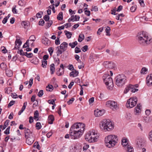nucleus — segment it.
<instances>
[{"label": "nucleus", "instance_id": "obj_1", "mask_svg": "<svg viewBox=\"0 0 152 152\" xmlns=\"http://www.w3.org/2000/svg\"><path fill=\"white\" fill-rule=\"evenodd\" d=\"M85 126V124L80 123L73 124L70 130V138L75 139L80 137L83 133Z\"/></svg>", "mask_w": 152, "mask_h": 152}, {"label": "nucleus", "instance_id": "obj_2", "mask_svg": "<svg viewBox=\"0 0 152 152\" xmlns=\"http://www.w3.org/2000/svg\"><path fill=\"white\" fill-rule=\"evenodd\" d=\"M137 39L140 43L142 45L146 46L152 42L151 37L145 32L142 31L138 33L137 35Z\"/></svg>", "mask_w": 152, "mask_h": 152}, {"label": "nucleus", "instance_id": "obj_3", "mask_svg": "<svg viewBox=\"0 0 152 152\" xmlns=\"http://www.w3.org/2000/svg\"><path fill=\"white\" fill-rule=\"evenodd\" d=\"M118 139L116 135L112 134L108 135L105 138V145L108 148H113L118 143Z\"/></svg>", "mask_w": 152, "mask_h": 152}, {"label": "nucleus", "instance_id": "obj_4", "mask_svg": "<svg viewBox=\"0 0 152 152\" xmlns=\"http://www.w3.org/2000/svg\"><path fill=\"white\" fill-rule=\"evenodd\" d=\"M101 129L105 132L110 131L114 128V126L109 120L106 119L102 120L99 124Z\"/></svg>", "mask_w": 152, "mask_h": 152}, {"label": "nucleus", "instance_id": "obj_5", "mask_svg": "<svg viewBox=\"0 0 152 152\" xmlns=\"http://www.w3.org/2000/svg\"><path fill=\"white\" fill-rule=\"evenodd\" d=\"M99 137L95 133L94 130H92L88 132L85 136V139L89 142H96Z\"/></svg>", "mask_w": 152, "mask_h": 152}, {"label": "nucleus", "instance_id": "obj_6", "mask_svg": "<svg viewBox=\"0 0 152 152\" xmlns=\"http://www.w3.org/2000/svg\"><path fill=\"white\" fill-rule=\"evenodd\" d=\"M103 79L107 88L112 90L113 87V79L110 76L107 74H105L103 76Z\"/></svg>", "mask_w": 152, "mask_h": 152}, {"label": "nucleus", "instance_id": "obj_7", "mask_svg": "<svg viewBox=\"0 0 152 152\" xmlns=\"http://www.w3.org/2000/svg\"><path fill=\"white\" fill-rule=\"evenodd\" d=\"M116 85L121 87L124 85L126 80V77L123 74L118 75L115 77Z\"/></svg>", "mask_w": 152, "mask_h": 152}, {"label": "nucleus", "instance_id": "obj_8", "mask_svg": "<svg viewBox=\"0 0 152 152\" xmlns=\"http://www.w3.org/2000/svg\"><path fill=\"white\" fill-rule=\"evenodd\" d=\"M137 97H133L129 99L127 101L126 106L128 108H132L134 107L137 104Z\"/></svg>", "mask_w": 152, "mask_h": 152}, {"label": "nucleus", "instance_id": "obj_9", "mask_svg": "<svg viewBox=\"0 0 152 152\" xmlns=\"http://www.w3.org/2000/svg\"><path fill=\"white\" fill-rule=\"evenodd\" d=\"M103 65L105 68L108 69H113L115 67V64L112 62L104 61Z\"/></svg>", "mask_w": 152, "mask_h": 152}, {"label": "nucleus", "instance_id": "obj_10", "mask_svg": "<svg viewBox=\"0 0 152 152\" xmlns=\"http://www.w3.org/2000/svg\"><path fill=\"white\" fill-rule=\"evenodd\" d=\"M106 106L111 108H116L117 107V104L113 101H109L106 102Z\"/></svg>", "mask_w": 152, "mask_h": 152}, {"label": "nucleus", "instance_id": "obj_11", "mask_svg": "<svg viewBox=\"0 0 152 152\" xmlns=\"http://www.w3.org/2000/svg\"><path fill=\"white\" fill-rule=\"evenodd\" d=\"M146 83L148 86L149 87L152 86V74H151L147 76Z\"/></svg>", "mask_w": 152, "mask_h": 152}, {"label": "nucleus", "instance_id": "obj_12", "mask_svg": "<svg viewBox=\"0 0 152 152\" xmlns=\"http://www.w3.org/2000/svg\"><path fill=\"white\" fill-rule=\"evenodd\" d=\"M104 110H100L98 109L95 110L94 111V115L96 117H99L105 113Z\"/></svg>", "mask_w": 152, "mask_h": 152}, {"label": "nucleus", "instance_id": "obj_13", "mask_svg": "<svg viewBox=\"0 0 152 152\" xmlns=\"http://www.w3.org/2000/svg\"><path fill=\"white\" fill-rule=\"evenodd\" d=\"M26 143L28 145L32 144L34 141V137L33 136L26 137Z\"/></svg>", "mask_w": 152, "mask_h": 152}, {"label": "nucleus", "instance_id": "obj_14", "mask_svg": "<svg viewBox=\"0 0 152 152\" xmlns=\"http://www.w3.org/2000/svg\"><path fill=\"white\" fill-rule=\"evenodd\" d=\"M24 133L25 134V137L33 136L32 132L30 131V129L28 128H24Z\"/></svg>", "mask_w": 152, "mask_h": 152}, {"label": "nucleus", "instance_id": "obj_15", "mask_svg": "<svg viewBox=\"0 0 152 152\" xmlns=\"http://www.w3.org/2000/svg\"><path fill=\"white\" fill-rule=\"evenodd\" d=\"M15 43V45L14 49H19V48L22 43L20 39H16Z\"/></svg>", "mask_w": 152, "mask_h": 152}, {"label": "nucleus", "instance_id": "obj_16", "mask_svg": "<svg viewBox=\"0 0 152 152\" xmlns=\"http://www.w3.org/2000/svg\"><path fill=\"white\" fill-rule=\"evenodd\" d=\"M42 42L43 44L47 46L49 45L50 43L49 39L45 37L42 38Z\"/></svg>", "mask_w": 152, "mask_h": 152}, {"label": "nucleus", "instance_id": "obj_17", "mask_svg": "<svg viewBox=\"0 0 152 152\" xmlns=\"http://www.w3.org/2000/svg\"><path fill=\"white\" fill-rule=\"evenodd\" d=\"M129 88L130 89V91L134 93L135 92L138 91V89L135 88V87H138V85L136 84L135 85H132L130 84L129 85Z\"/></svg>", "mask_w": 152, "mask_h": 152}, {"label": "nucleus", "instance_id": "obj_18", "mask_svg": "<svg viewBox=\"0 0 152 152\" xmlns=\"http://www.w3.org/2000/svg\"><path fill=\"white\" fill-rule=\"evenodd\" d=\"M67 46L68 44L66 42H64L60 45V49L63 50L64 51H65Z\"/></svg>", "mask_w": 152, "mask_h": 152}, {"label": "nucleus", "instance_id": "obj_19", "mask_svg": "<svg viewBox=\"0 0 152 152\" xmlns=\"http://www.w3.org/2000/svg\"><path fill=\"white\" fill-rule=\"evenodd\" d=\"M78 72L75 69H74L69 74L70 76H72L73 77H76L78 74Z\"/></svg>", "mask_w": 152, "mask_h": 152}, {"label": "nucleus", "instance_id": "obj_20", "mask_svg": "<svg viewBox=\"0 0 152 152\" xmlns=\"http://www.w3.org/2000/svg\"><path fill=\"white\" fill-rule=\"evenodd\" d=\"M54 120L53 116L52 115H49L48 117V123L50 124H52Z\"/></svg>", "mask_w": 152, "mask_h": 152}, {"label": "nucleus", "instance_id": "obj_21", "mask_svg": "<svg viewBox=\"0 0 152 152\" xmlns=\"http://www.w3.org/2000/svg\"><path fill=\"white\" fill-rule=\"evenodd\" d=\"M141 108L142 107L140 104H138L137 106L135 108V112L137 114L140 112Z\"/></svg>", "mask_w": 152, "mask_h": 152}, {"label": "nucleus", "instance_id": "obj_22", "mask_svg": "<svg viewBox=\"0 0 152 152\" xmlns=\"http://www.w3.org/2000/svg\"><path fill=\"white\" fill-rule=\"evenodd\" d=\"M137 145L139 148H142L144 145V142L142 140H140L137 142Z\"/></svg>", "mask_w": 152, "mask_h": 152}, {"label": "nucleus", "instance_id": "obj_23", "mask_svg": "<svg viewBox=\"0 0 152 152\" xmlns=\"http://www.w3.org/2000/svg\"><path fill=\"white\" fill-rule=\"evenodd\" d=\"M121 143L124 146H125V147L128 145V143L127 142V140L124 138H123L122 139Z\"/></svg>", "mask_w": 152, "mask_h": 152}, {"label": "nucleus", "instance_id": "obj_24", "mask_svg": "<svg viewBox=\"0 0 152 152\" xmlns=\"http://www.w3.org/2000/svg\"><path fill=\"white\" fill-rule=\"evenodd\" d=\"M39 116V113L38 110L35 111L34 113V118L36 121L38 120V117Z\"/></svg>", "mask_w": 152, "mask_h": 152}, {"label": "nucleus", "instance_id": "obj_25", "mask_svg": "<svg viewBox=\"0 0 152 152\" xmlns=\"http://www.w3.org/2000/svg\"><path fill=\"white\" fill-rule=\"evenodd\" d=\"M55 68L54 64H51L50 66V70L51 74H53L55 70Z\"/></svg>", "mask_w": 152, "mask_h": 152}, {"label": "nucleus", "instance_id": "obj_26", "mask_svg": "<svg viewBox=\"0 0 152 152\" xmlns=\"http://www.w3.org/2000/svg\"><path fill=\"white\" fill-rule=\"evenodd\" d=\"M127 149V151L128 152H134V148L131 145H128L125 147Z\"/></svg>", "mask_w": 152, "mask_h": 152}, {"label": "nucleus", "instance_id": "obj_27", "mask_svg": "<svg viewBox=\"0 0 152 152\" xmlns=\"http://www.w3.org/2000/svg\"><path fill=\"white\" fill-rule=\"evenodd\" d=\"M84 38L85 36L83 34H80L78 39V41L79 42H81L84 39Z\"/></svg>", "mask_w": 152, "mask_h": 152}, {"label": "nucleus", "instance_id": "obj_28", "mask_svg": "<svg viewBox=\"0 0 152 152\" xmlns=\"http://www.w3.org/2000/svg\"><path fill=\"white\" fill-rule=\"evenodd\" d=\"M19 5L21 6H23L26 4V1L24 0H20L18 2Z\"/></svg>", "mask_w": 152, "mask_h": 152}, {"label": "nucleus", "instance_id": "obj_29", "mask_svg": "<svg viewBox=\"0 0 152 152\" xmlns=\"http://www.w3.org/2000/svg\"><path fill=\"white\" fill-rule=\"evenodd\" d=\"M57 18L58 20H61L63 19V13L62 12H60L57 15Z\"/></svg>", "mask_w": 152, "mask_h": 152}, {"label": "nucleus", "instance_id": "obj_30", "mask_svg": "<svg viewBox=\"0 0 152 152\" xmlns=\"http://www.w3.org/2000/svg\"><path fill=\"white\" fill-rule=\"evenodd\" d=\"M148 69L145 67H143L142 68L141 70L140 71V73L141 74L144 75L145 74L147 73Z\"/></svg>", "mask_w": 152, "mask_h": 152}, {"label": "nucleus", "instance_id": "obj_31", "mask_svg": "<svg viewBox=\"0 0 152 152\" xmlns=\"http://www.w3.org/2000/svg\"><path fill=\"white\" fill-rule=\"evenodd\" d=\"M53 89V86L52 85L49 84L46 87V90L47 91H51Z\"/></svg>", "mask_w": 152, "mask_h": 152}, {"label": "nucleus", "instance_id": "obj_32", "mask_svg": "<svg viewBox=\"0 0 152 152\" xmlns=\"http://www.w3.org/2000/svg\"><path fill=\"white\" fill-rule=\"evenodd\" d=\"M64 32L65 33V34L68 39H69L71 38L72 35L71 32L67 31H64Z\"/></svg>", "mask_w": 152, "mask_h": 152}, {"label": "nucleus", "instance_id": "obj_33", "mask_svg": "<svg viewBox=\"0 0 152 152\" xmlns=\"http://www.w3.org/2000/svg\"><path fill=\"white\" fill-rule=\"evenodd\" d=\"M77 41H75L72 43H69V45L72 48H74L77 45Z\"/></svg>", "mask_w": 152, "mask_h": 152}, {"label": "nucleus", "instance_id": "obj_34", "mask_svg": "<svg viewBox=\"0 0 152 152\" xmlns=\"http://www.w3.org/2000/svg\"><path fill=\"white\" fill-rule=\"evenodd\" d=\"M110 27L107 26L106 27V29H105V32L106 33V35L107 36L110 35Z\"/></svg>", "mask_w": 152, "mask_h": 152}, {"label": "nucleus", "instance_id": "obj_35", "mask_svg": "<svg viewBox=\"0 0 152 152\" xmlns=\"http://www.w3.org/2000/svg\"><path fill=\"white\" fill-rule=\"evenodd\" d=\"M62 71H61V69L60 68L59 69V70L57 71V74L58 75L60 76L64 74V69L63 70H62Z\"/></svg>", "mask_w": 152, "mask_h": 152}, {"label": "nucleus", "instance_id": "obj_36", "mask_svg": "<svg viewBox=\"0 0 152 152\" xmlns=\"http://www.w3.org/2000/svg\"><path fill=\"white\" fill-rule=\"evenodd\" d=\"M0 66L1 68L3 70H6L7 66L6 64H5L3 62L1 63Z\"/></svg>", "mask_w": 152, "mask_h": 152}, {"label": "nucleus", "instance_id": "obj_37", "mask_svg": "<svg viewBox=\"0 0 152 152\" xmlns=\"http://www.w3.org/2000/svg\"><path fill=\"white\" fill-rule=\"evenodd\" d=\"M36 39V37L34 35H32L27 40H29V41H32L33 42H34Z\"/></svg>", "mask_w": 152, "mask_h": 152}, {"label": "nucleus", "instance_id": "obj_38", "mask_svg": "<svg viewBox=\"0 0 152 152\" xmlns=\"http://www.w3.org/2000/svg\"><path fill=\"white\" fill-rule=\"evenodd\" d=\"M57 48L58 49L57 52V56H59L60 54H62L63 52L64 51L63 50L61 49H60L59 48V47H57Z\"/></svg>", "mask_w": 152, "mask_h": 152}, {"label": "nucleus", "instance_id": "obj_39", "mask_svg": "<svg viewBox=\"0 0 152 152\" xmlns=\"http://www.w3.org/2000/svg\"><path fill=\"white\" fill-rule=\"evenodd\" d=\"M28 23L25 21H22L21 23V24L23 27L26 28H27Z\"/></svg>", "mask_w": 152, "mask_h": 152}, {"label": "nucleus", "instance_id": "obj_40", "mask_svg": "<svg viewBox=\"0 0 152 152\" xmlns=\"http://www.w3.org/2000/svg\"><path fill=\"white\" fill-rule=\"evenodd\" d=\"M56 101V99H53L52 100H49L48 101V102L50 104H52L53 105H56V104L55 103V102Z\"/></svg>", "mask_w": 152, "mask_h": 152}, {"label": "nucleus", "instance_id": "obj_41", "mask_svg": "<svg viewBox=\"0 0 152 152\" xmlns=\"http://www.w3.org/2000/svg\"><path fill=\"white\" fill-rule=\"evenodd\" d=\"M36 127L37 129L39 130L41 129L42 126L40 122H37L36 124Z\"/></svg>", "mask_w": 152, "mask_h": 152}, {"label": "nucleus", "instance_id": "obj_42", "mask_svg": "<svg viewBox=\"0 0 152 152\" xmlns=\"http://www.w3.org/2000/svg\"><path fill=\"white\" fill-rule=\"evenodd\" d=\"M42 67L45 68L46 67L47 65V61L42 60Z\"/></svg>", "mask_w": 152, "mask_h": 152}, {"label": "nucleus", "instance_id": "obj_43", "mask_svg": "<svg viewBox=\"0 0 152 152\" xmlns=\"http://www.w3.org/2000/svg\"><path fill=\"white\" fill-rule=\"evenodd\" d=\"M73 150L74 151L73 152H80V149H78L77 148V146H75L74 148H72Z\"/></svg>", "mask_w": 152, "mask_h": 152}, {"label": "nucleus", "instance_id": "obj_44", "mask_svg": "<svg viewBox=\"0 0 152 152\" xmlns=\"http://www.w3.org/2000/svg\"><path fill=\"white\" fill-rule=\"evenodd\" d=\"M9 17L10 14H9L7 16L4 18L3 20L2 21V23L3 24H5L7 23V20Z\"/></svg>", "mask_w": 152, "mask_h": 152}, {"label": "nucleus", "instance_id": "obj_45", "mask_svg": "<svg viewBox=\"0 0 152 152\" xmlns=\"http://www.w3.org/2000/svg\"><path fill=\"white\" fill-rule=\"evenodd\" d=\"M53 23V21L52 20H49L48 21V22L46 24V27L47 28H49L50 26Z\"/></svg>", "mask_w": 152, "mask_h": 152}, {"label": "nucleus", "instance_id": "obj_46", "mask_svg": "<svg viewBox=\"0 0 152 152\" xmlns=\"http://www.w3.org/2000/svg\"><path fill=\"white\" fill-rule=\"evenodd\" d=\"M88 49V46L87 45H85L82 48V50L84 52H85Z\"/></svg>", "mask_w": 152, "mask_h": 152}, {"label": "nucleus", "instance_id": "obj_47", "mask_svg": "<svg viewBox=\"0 0 152 152\" xmlns=\"http://www.w3.org/2000/svg\"><path fill=\"white\" fill-rule=\"evenodd\" d=\"M29 40H27L26 43L24 44L23 46V48H26L29 47Z\"/></svg>", "mask_w": 152, "mask_h": 152}, {"label": "nucleus", "instance_id": "obj_48", "mask_svg": "<svg viewBox=\"0 0 152 152\" xmlns=\"http://www.w3.org/2000/svg\"><path fill=\"white\" fill-rule=\"evenodd\" d=\"M129 85L125 88L124 92L125 94H126L129 91H130V89L129 88Z\"/></svg>", "mask_w": 152, "mask_h": 152}, {"label": "nucleus", "instance_id": "obj_49", "mask_svg": "<svg viewBox=\"0 0 152 152\" xmlns=\"http://www.w3.org/2000/svg\"><path fill=\"white\" fill-rule=\"evenodd\" d=\"M43 18L46 21H49L50 19V17L48 15H45L44 16Z\"/></svg>", "mask_w": 152, "mask_h": 152}, {"label": "nucleus", "instance_id": "obj_50", "mask_svg": "<svg viewBox=\"0 0 152 152\" xmlns=\"http://www.w3.org/2000/svg\"><path fill=\"white\" fill-rule=\"evenodd\" d=\"M1 51L3 53H5L7 52V50L6 48L4 46L1 47Z\"/></svg>", "mask_w": 152, "mask_h": 152}, {"label": "nucleus", "instance_id": "obj_51", "mask_svg": "<svg viewBox=\"0 0 152 152\" xmlns=\"http://www.w3.org/2000/svg\"><path fill=\"white\" fill-rule=\"evenodd\" d=\"M54 4H52L51 5H50L48 7V8H49L50 9H51L52 10V11L54 13H55V7H54Z\"/></svg>", "mask_w": 152, "mask_h": 152}, {"label": "nucleus", "instance_id": "obj_52", "mask_svg": "<svg viewBox=\"0 0 152 152\" xmlns=\"http://www.w3.org/2000/svg\"><path fill=\"white\" fill-rule=\"evenodd\" d=\"M43 12H42L40 11L36 15V17L37 18H41L42 17L41 15L43 14Z\"/></svg>", "mask_w": 152, "mask_h": 152}, {"label": "nucleus", "instance_id": "obj_53", "mask_svg": "<svg viewBox=\"0 0 152 152\" xmlns=\"http://www.w3.org/2000/svg\"><path fill=\"white\" fill-rule=\"evenodd\" d=\"M25 55L27 57L31 58L33 54L32 53H28L26 52Z\"/></svg>", "mask_w": 152, "mask_h": 152}, {"label": "nucleus", "instance_id": "obj_54", "mask_svg": "<svg viewBox=\"0 0 152 152\" xmlns=\"http://www.w3.org/2000/svg\"><path fill=\"white\" fill-rule=\"evenodd\" d=\"M48 51L50 53V55L51 56L52 55V54L53 53V48H52V47L49 48L48 49Z\"/></svg>", "mask_w": 152, "mask_h": 152}, {"label": "nucleus", "instance_id": "obj_55", "mask_svg": "<svg viewBox=\"0 0 152 152\" xmlns=\"http://www.w3.org/2000/svg\"><path fill=\"white\" fill-rule=\"evenodd\" d=\"M149 139L152 142V130L149 133Z\"/></svg>", "mask_w": 152, "mask_h": 152}, {"label": "nucleus", "instance_id": "obj_56", "mask_svg": "<svg viewBox=\"0 0 152 152\" xmlns=\"http://www.w3.org/2000/svg\"><path fill=\"white\" fill-rule=\"evenodd\" d=\"M16 6H14L12 8V11L14 14H16L17 13V10L16 9Z\"/></svg>", "mask_w": 152, "mask_h": 152}, {"label": "nucleus", "instance_id": "obj_57", "mask_svg": "<svg viewBox=\"0 0 152 152\" xmlns=\"http://www.w3.org/2000/svg\"><path fill=\"white\" fill-rule=\"evenodd\" d=\"M33 78H31L30 79L29 81V84L28 85V88H30L32 86L33 84Z\"/></svg>", "mask_w": 152, "mask_h": 152}, {"label": "nucleus", "instance_id": "obj_58", "mask_svg": "<svg viewBox=\"0 0 152 152\" xmlns=\"http://www.w3.org/2000/svg\"><path fill=\"white\" fill-rule=\"evenodd\" d=\"M43 90H40L39 93H38V96L39 97H41V96H42L43 95Z\"/></svg>", "mask_w": 152, "mask_h": 152}, {"label": "nucleus", "instance_id": "obj_59", "mask_svg": "<svg viewBox=\"0 0 152 152\" xmlns=\"http://www.w3.org/2000/svg\"><path fill=\"white\" fill-rule=\"evenodd\" d=\"M81 52L80 48L77 47H76L75 48V52L76 53H78Z\"/></svg>", "mask_w": 152, "mask_h": 152}, {"label": "nucleus", "instance_id": "obj_60", "mask_svg": "<svg viewBox=\"0 0 152 152\" xmlns=\"http://www.w3.org/2000/svg\"><path fill=\"white\" fill-rule=\"evenodd\" d=\"M11 96L13 98L16 99L18 98L17 94L15 93H12L11 94Z\"/></svg>", "mask_w": 152, "mask_h": 152}, {"label": "nucleus", "instance_id": "obj_61", "mask_svg": "<svg viewBox=\"0 0 152 152\" xmlns=\"http://www.w3.org/2000/svg\"><path fill=\"white\" fill-rule=\"evenodd\" d=\"M4 134H8L10 133V126L8 127L5 131L4 132Z\"/></svg>", "mask_w": 152, "mask_h": 152}, {"label": "nucleus", "instance_id": "obj_62", "mask_svg": "<svg viewBox=\"0 0 152 152\" xmlns=\"http://www.w3.org/2000/svg\"><path fill=\"white\" fill-rule=\"evenodd\" d=\"M55 62V64H57V65H58L59 64V59L58 58H55L54 59Z\"/></svg>", "mask_w": 152, "mask_h": 152}, {"label": "nucleus", "instance_id": "obj_63", "mask_svg": "<svg viewBox=\"0 0 152 152\" xmlns=\"http://www.w3.org/2000/svg\"><path fill=\"white\" fill-rule=\"evenodd\" d=\"M74 100V98H72L71 99H70L69 101L67 102V104H68L69 105L72 103L73 102V101Z\"/></svg>", "mask_w": 152, "mask_h": 152}, {"label": "nucleus", "instance_id": "obj_64", "mask_svg": "<svg viewBox=\"0 0 152 152\" xmlns=\"http://www.w3.org/2000/svg\"><path fill=\"white\" fill-rule=\"evenodd\" d=\"M44 23V21L42 19H41L39 22V25L43 26Z\"/></svg>", "mask_w": 152, "mask_h": 152}]
</instances>
